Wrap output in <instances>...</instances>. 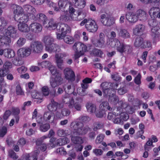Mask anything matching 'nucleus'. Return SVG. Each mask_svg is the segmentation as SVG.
I'll return each instance as SVG.
<instances>
[{
  "label": "nucleus",
  "instance_id": "1",
  "mask_svg": "<svg viewBox=\"0 0 160 160\" xmlns=\"http://www.w3.org/2000/svg\"><path fill=\"white\" fill-rule=\"evenodd\" d=\"M68 1L66 0H61L58 2V7L56 6V4L53 2H50V5H52V7L54 10L57 12L61 11L63 12V14H62L60 19L61 22H65L71 19L73 20H80L86 16L83 11L79 10L75 12V9L73 7H70L69 8V13L67 10H66V8L67 7Z\"/></svg>",
  "mask_w": 160,
  "mask_h": 160
},
{
  "label": "nucleus",
  "instance_id": "2",
  "mask_svg": "<svg viewBox=\"0 0 160 160\" xmlns=\"http://www.w3.org/2000/svg\"><path fill=\"white\" fill-rule=\"evenodd\" d=\"M82 124L80 122L74 121L70 124L72 130L70 137L72 142L75 144H81L84 142V138L78 137L77 135L85 134L90 130L88 126L82 127Z\"/></svg>",
  "mask_w": 160,
  "mask_h": 160
},
{
  "label": "nucleus",
  "instance_id": "3",
  "mask_svg": "<svg viewBox=\"0 0 160 160\" xmlns=\"http://www.w3.org/2000/svg\"><path fill=\"white\" fill-rule=\"evenodd\" d=\"M45 50L47 52L52 53L55 52V62L58 68L62 69L63 67V61L62 58L66 55L64 53H60L61 49L59 46L52 43L45 47Z\"/></svg>",
  "mask_w": 160,
  "mask_h": 160
},
{
  "label": "nucleus",
  "instance_id": "4",
  "mask_svg": "<svg viewBox=\"0 0 160 160\" xmlns=\"http://www.w3.org/2000/svg\"><path fill=\"white\" fill-rule=\"evenodd\" d=\"M48 28L49 30L56 28L57 38L59 39H62L64 35L70 32V28L69 26L63 23L58 24L57 25L52 19H51L48 23Z\"/></svg>",
  "mask_w": 160,
  "mask_h": 160
},
{
  "label": "nucleus",
  "instance_id": "5",
  "mask_svg": "<svg viewBox=\"0 0 160 160\" xmlns=\"http://www.w3.org/2000/svg\"><path fill=\"white\" fill-rule=\"evenodd\" d=\"M74 95L75 92L66 93L63 98V102L68 104L70 109L74 108L77 111H80L82 107V99L80 98H75V97H73Z\"/></svg>",
  "mask_w": 160,
  "mask_h": 160
},
{
  "label": "nucleus",
  "instance_id": "6",
  "mask_svg": "<svg viewBox=\"0 0 160 160\" xmlns=\"http://www.w3.org/2000/svg\"><path fill=\"white\" fill-rule=\"evenodd\" d=\"M5 33H2L3 35L0 36V47L9 44L11 42V39L8 36L13 37L16 33L17 30L15 28L11 26H9L7 29L6 28Z\"/></svg>",
  "mask_w": 160,
  "mask_h": 160
},
{
  "label": "nucleus",
  "instance_id": "7",
  "mask_svg": "<svg viewBox=\"0 0 160 160\" xmlns=\"http://www.w3.org/2000/svg\"><path fill=\"white\" fill-rule=\"evenodd\" d=\"M73 50L75 52L73 58L76 59L83 55L88 51L87 46L81 42H76L72 46Z\"/></svg>",
  "mask_w": 160,
  "mask_h": 160
},
{
  "label": "nucleus",
  "instance_id": "8",
  "mask_svg": "<svg viewBox=\"0 0 160 160\" xmlns=\"http://www.w3.org/2000/svg\"><path fill=\"white\" fill-rule=\"evenodd\" d=\"M29 19L27 16L23 15L18 19L17 21L18 23V29L19 31L22 32L26 33L30 31L29 26L26 23Z\"/></svg>",
  "mask_w": 160,
  "mask_h": 160
},
{
  "label": "nucleus",
  "instance_id": "9",
  "mask_svg": "<svg viewBox=\"0 0 160 160\" xmlns=\"http://www.w3.org/2000/svg\"><path fill=\"white\" fill-rule=\"evenodd\" d=\"M108 83L107 82H103L101 85L104 94L105 95L109 96V101L113 103L114 104H116L119 101L118 98L113 94H112L111 95L110 92L112 90L108 89Z\"/></svg>",
  "mask_w": 160,
  "mask_h": 160
},
{
  "label": "nucleus",
  "instance_id": "10",
  "mask_svg": "<svg viewBox=\"0 0 160 160\" xmlns=\"http://www.w3.org/2000/svg\"><path fill=\"white\" fill-rule=\"evenodd\" d=\"M91 41L92 44L95 46L99 48L104 47L105 45V36L102 32H101L99 34L98 39L96 40L94 37H92Z\"/></svg>",
  "mask_w": 160,
  "mask_h": 160
},
{
  "label": "nucleus",
  "instance_id": "11",
  "mask_svg": "<svg viewBox=\"0 0 160 160\" xmlns=\"http://www.w3.org/2000/svg\"><path fill=\"white\" fill-rule=\"evenodd\" d=\"M112 48H116L118 51L121 53L123 52V50L125 45L123 42H121L120 41L117 39H114L108 44Z\"/></svg>",
  "mask_w": 160,
  "mask_h": 160
},
{
  "label": "nucleus",
  "instance_id": "12",
  "mask_svg": "<svg viewBox=\"0 0 160 160\" xmlns=\"http://www.w3.org/2000/svg\"><path fill=\"white\" fill-rule=\"evenodd\" d=\"M12 8L14 14V18L15 21H17L19 18L23 15V9L20 6L17 4H13L12 6Z\"/></svg>",
  "mask_w": 160,
  "mask_h": 160
},
{
  "label": "nucleus",
  "instance_id": "13",
  "mask_svg": "<svg viewBox=\"0 0 160 160\" xmlns=\"http://www.w3.org/2000/svg\"><path fill=\"white\" fill-rule=\"evenodd\" d=\"M31 51L34 53H39L41 52L43 48V45L42 42L39 41L32 42L30 46Z\"/></svg>",
  "mask_w": 160,
  "mask_h": 160
},
{
  "label": "nucleus",
  "instance_id": "14",
  "mask_svg": "<svg viewBox=\"0 0 160 160\" xmlns=\"http://www.w3.org/2000/svg\"><path fill=\"white\" fill-rule=\"evenodd\" d=\"M85 28L89 32L95 33L98 31V27L94 20H89L88 24L85 25Z\"/></svg>",
  "mask_w": 160,
  "mask_h": 160
},
{
  "label": "nucleus",
  "instance_id": "15",
  "mask_svg": "<svg viewBox=\"0 0 160 160\" xmlns=\"http://www.w3.org/2000/svg\"><path fill=\"white\" fill-rule=\"evenodd\" d=\"M62 78L61 74H58L55 76H52L50 80V84L52 88H55L61 84Z\"/></svg>",
  "mask_w": 160,
  "mask_h": 160
},
{
  "label": "nucleus",
  "instance_id": "16",
  "mask_svg": "<svg viewBox=\"0 0 160 160\" xmlns=\"http://www.w3.org/2000/svg\"><path fill=\"white\" fill-rule=\"evenodd\" d=\"M23 8L27 13V15L24 14V15L27 16L28 19H34V14L36 12L35 8L29 5L26 4L23 6Z\"/></svg>",
  "mask_w": 160,
  "mask_h": 160
},
{
  "label": "nucleus",
  "instance_id": "17",
  "mask_svg": "<svg viewBox=\"0 0 160 160\" xmlns=\"http://www.w3.org/2000/svg\"><path fill=\"white\" fill-rule=\"evenodd\" d=\"M157 27H154L152 28L151 35L153 43H156L159 41L160 32Z\"/></svg>",
  "mask_w": 160,
  "mask_h": 160
},
{
  "label": "nucleus",
  "instance_id": "18",
  "mask_svg": "<svg viewBox=\"0 0 160 160\" xmlns=\"http://www.w3.org/2000/svg\"><path fill=\"white\" fill-rule=\"evenodd\" d=\"M30 30L33 33H38L41 32L42 29V25L36 22H32L29 25Z\"/></svg>",
  "mask_w": 160,
  "mask_h": 160
},
{
  "label": "nucleus",
  "instance_id": "19",
  "mask_svg": "<svg viewBox=\"0 0 160 160\" xmlns=\"http://www.w3.org/2000/svg\"><path fill=\"white\" fill-rule=\"evenodd\" d=\"M149 14L151 18L153 19L157 18L160 19V8L158 7H153L149 11Z\"/></svg>",
  "mask_w": 160,
  "mask_h": 160
},
{
  "label": "nucleus",
  "instance_id": "20",
  "mask_svg": "<svg viewBox=\"0 0 160 160\" xmlns=\"http://www.w3.org/2000/svg\"><path fill=\"white\" fill-rule=\"evenodd\" d=\"M129 118L128 114L125 112H122L118 114V116L116 117L113 120V122L114 123L119 124L121 121H126Z\"/></svg>",
  "mask_w": 160,
  "mask_h": 160
},
{
  "label": "nucleus",
  "instance_id": "21",
  "mask_svg": "<svg viewBox=\"0 0 160 160\" xmlns=\"http://www.w3.org/2000/svg\"><path fill=\"white\" fill-rule=\"evenodd\" d=\"M3 55L6 58H11L14 57L15 53L13 50L11 49H0V55Z\"/></svg>",
  "mask_w": 160,
  "mask_h": 160
},
{
  "label": "nucleus",
  "instance_id": "22",
  "mask_svg": "<svg viewBox=\"0 0 160 160\" xmlns=\"http://www.w3.org/2000/svg\"><path fill=\"white\" fill-rule=\"evenodd\" d=\"M73 3H74V6L75 8H77L79 9L76 12L79 10L83 11L84 13L86 14V13L84 12L83 10L82 9L86 5V1L85 0H73ZM85 16L84 18H85Z\"/></svg>",
  "mask_w": 160,
  "mask_h": 160
},
{
  "label": "nucleus",
  "instance_id": "23",
  "mask_svg": "<svg viewBox=\"0 0 160 160\" xmlns=\"http://www.w3.org/2000/svg\"><path fill=\"white\" fill-rule=\"evenodd\" d=\"M65 78L69 80L73 81L75 80V75L74 72L69 68H66L64 71Z\"/></svg>",
  "mask_w": 160,
  "mask_h": 160
},
{
  "label": "nucleus",
  "instance_id": "24",
  "mask_svg": "<svg viewBox=\"0 0 160 160\" xmlns=\"http://www.w3.org/2000/svg\"><path fill=\"white\" fill-rule=\"evenodd\" d=\"M33 19L38 21L42 24L43 26L45 25L47 23V18L45 15L42 13L38 14L36 16H34V19Z\"/></svg>",
  "mask_w": 160,
  "mask_h": 160
},
{
  "label": "nucleus",
  "instance_id": "25",
  "mask_svg": "<svg viewBox=\"0 0 160 160\" xmlns=\"http://www.w3.org/2000/svg\"><path fill=\"white\" fill-rule=\"evenodd\" d=\"M31 49L28 47L23 48L19 49L17 52L18 55L21 57L28 56L31 53Z\"/></svg>",
  "mask_w": 160,
  "mask_h": 160
},
{
  "label": "nucleus",
  "instance_id": "26",
  "mask_svg": "<svg viewBox=\"0 0 160 160\" xmlns=\"http://www.w3.org/2000/svg\"><path fill=\"white\" fill-rule=\"evenodd\" d=\"M126 19L130 23H134L138 20V18L137 17L135 12H129L127 13L126 15Z\"/></svg>",
  "mask_w": 160,
  "mask_h": 160
},
{
  "label": "nucleus",
  "instance_id": "27",
  "mask_svg": "<svg viewBox=\"0 0 160 160\" xmlns=\"http://www.w3.org/2000/svg\"><path fill=\"white\" fill-rule=\"evenodd\" d=\"M145 29V26L144 25L139 24L136 25L135 27L133 29V33L135 35H139L142 33Z\"/></svg>",
  "mask_w": 160,
  "mask_h": 160
},
{
  "label": "nucleus",
  "instance_id": "28",
  "mask_svg": "<svg viewBox=\"0 0 160 160\" xmlns=\"http://www.w3.org/2000/svg\"><path fill=\"white\" fill-rule=\"evenodd\" d=\"M43 117L44 121L50 123L53 122L54 118V114L51 112H46Z\"/></svg>",
  "mask_w": 160,
  "mask_h": 160
},
{
  "label": "nucleus",
  "instance_id": "29",
  "mask_svg": "<svg viewBox=\"0 0 160 160\" xmlns=\"http://www.w3.org/2000/svg\"><path fill=\"white\" fill-rule=\"evenodd\" d=\"M138 19L140 20H143L146 19L147 14L146 12L142 9H138L135 12Z\"/></svg>",
  "mask_w": 160,
  "mask_h": 160
},
{
  "label": "nucleus",
  "instance_id": "30",
  "mask_svg": "<svg viewBox=\"0 0 160 160\" xmlns=\"http://www.w3.org/2000/svg\"><path fill=\"white\" fill-rule=\"evenodd\" d=\"M118 35L120 37L124 39H127L130 37V35L126 29L121 28L118 31Z\"/></svg>",
  "mask_w": 160,
  "mask_h": 160
},
{
  "label": "nucleus",
  "instance_id": "31",
  "mask_svg": "<svg viewBox=\"0 0 160 160\" xmlns=\"http://www.w3.org/2000/svg\"><path fill=\"white\" fill-rule=\"evenodd\" d=\"M8 72L7 70L3 68L0 69V84L1 85H6V83L5 82L3 78L6 75Z\"/></svg>",
  "mask_w": 160,
  "mask_h": 160
},
{
  "label": "nucleus",
  "instance_id": "32",
  "mask_svg": "<svg viewBox=\"0 0 160 160\" xmlns=\"http://www.w3.org/2000/svg\"><path fill=\"white\" fill-rule=\"evenodd\" d=\"M32 118L33 119L36 118L37 122L39 123H42L44 120V118L42 117V115H37V112L36 109H35L33 112Z\"/></svg>",
  "mask_w": 160,
  "mask_h": 160
},
{
  "label": "nucleus",
  "instance_id": "33",
  "mask_svg": "<svg viewBox=\"0 0 160 160\" xmlns=\"http://www.w3.org/2000/svg\"><path fill=\"white\" fill-rule=\"evenodd\" d=\"M31 95L33 98L37 100L36 101L37 103H41L43 101L42 95L38 92H33L32 93Z\"/></svg>",
  "mask_w": 160,
  "mask_h": 160
},
{
  "label": "nucleus",
  "instance_id": "34",
  "mask_svg": "<svg viewBox=\"0 0 160 160\" xmlns=\"http://www.w3.org/2000/svg\"><path fill=\"white\" fill-rule=\"evenodd\" d=\"M7 24V22L4 17L0 18V27L1 28H0V31L2 33H4L5 28Z\"/></svg>",
  "mask_w": 160,
  "mask_h": 160
},
{
  "label": "nucleus",
  "instance_id": "35",
  "mask_svg": "<svg viewBox=\"0 0 160 160\" xmlns=\"http://www.w3.org/2000/svg\"><path fill=\"white\" fill-rule=\"evenodd\" d=\"M115 21V19L113 17L108 18L105 19V21H102V23L104 25L109 26L114 24Z\"/></svg>",
  "mask_w": 160,
  "mask_h": 160
},
{
  "label": "nucleus",
  "instance_id": "36",
  "mask_svg": "<svg viewBox=\"0 0 160 160\" xmlns=\"http://www.w3.org/2000/svg\"><path fill=\"white\" fill-rule=\"evenodd\" d=\"M114 111L112 112H110L108 113V118L109 120H112V121L116 117L118 116V114H120V111L118 110V108L117 110L114 109Z\"/></svg>",
  "mask_w": 160,
  "mask_h": 160
},
{
  "label": "nucleus",
  "instance_id": "37",
  "mask_svg": "<svg viewBox=\"0 0 160 160\" xmlns=\"http://www.w3.org/2000/svg\"><path fill=\"white\" fill-rule=\"evenodd\" d=\"M42 42L44 44L45 47L53 43L54 39L51 36H46L43 38Z\"/></svg>",
  "mask_w": 160,
  "mask_h": 160
},
{
  "label": "nucleus",
  "instance_id": "38",
  "mask_svg": "<svg viewBox=\"0 0 160 160\" xmlns=\"http://www.w3.org/2000/svg\"><path fill=\"white\" fill-rule=\"evenodd\" d=\"M31 2L36 5H41L46 2L50 7H52V5H50V2H52L50 0H31Z\"/></svg>",
  "mask_w": 160,
  "mask_h": 160
},
{
  "label": "nucleus",
  "instance_id": "39",
  "mask_svg": "<svg viewBox=\"0 0 160 160\" xmlns=\"http://www.w3.org/2000/svg\"><path fill=\"white\" fill-rule=\"evenodd\" d=\"M69 139L67 137L60 138L57 141V145L62 146L69 142Z\"/></svg>",
  "mask_w": 160,
  "mask_h": 160
},
{
  "label": "nucleus",
  "instance_id": "40",
  "mask_svg": "<svg viewBox=\"0 0 160 160\" xmlns=\"http://www.w3.org/2000/svg\"><path fill=\"white\" fill-rule=\"evenodd\" d=\"M100 110L105 111L107 110H111L112 108L109 105L108 103L106 102H102L99 106Z\"/></svg>",
  "mask_w": 160,
  "mask_h": 160
},
{
  "label": "nucleus",
  "instance_id": "41",
  "mask_svg": "<svg viewBox=\"0 0 160 160\" xmlns=\"http://www.w3.org/2000/svg\"><path fill=\"white\" fill-rule=\"evenodd\" d=\"M64 35L62 39L63 38L64 42L67 43L69 44H72L74 42L73 38L69 35Z\"/></svg>",
  "mask_w": 160,
  "mask_h": 160
},
{
  "label": "nucleus",
  "instance_id": "42",
  "mask_svg": "<svg viewBox=\"0 0 160 160\" xmlns=\"http://www.w3.org/2000/svg\"><path fill=\"white\" fill-rule=\"evenodd\" d=\"M57 103L54 100H52L51 103L48 105V108L50 111H54L57 109Z\"/></svg>",
  "mask_w": 160,
  "mask_h": 160
},
{
  "label": "nucleus",
  "instance_id": "43",
  "mask_svg": "<svg viewBox=\"0 0 160 160\" xmlns=\"http://www.w3.org/2000/svg\"><path fill=\"white\" fill-rule=\"evenodd\" d=\"M86 107L88 111L91 113H93L95 112L96 110V106L92 103H88Z\"/></svg>",
  "mask_w": 160,
  "mask_h": 160
},
{
  "label": "nucleus",
  "instance_id": "44",
  "mask_svg": "<svg viewBox=\"0 0 160 160\" xmlns=\"http://www.w3.org/2000/svg\"><path fill=\"white\" fill-rule=\"evenodd\" d=\"M49 70L52 74V76H57L58 74H60L57 71L56 68L52 65L49 67Z\"/></svg>",
  "mask_w": 160,
  "mask_h": 160
},
{
  "label": "nucleus",
  "instance_id": "45",
  "mask_svg": "<svg viewBox=\"0 0 160 160\" xmlns=\"http://www.w3.org/2000/svg\"><path fill=\"white\" fill-rule=\"evenodd\" d=\"M50 128V125L48 124H45L41 125L40 126V130L43 132H45L47 131Z\"/></svg>",
  "mask_w": 160,
  "mask_h": 160
},
{
  "label": "nucleus",
  "instance_id": "46",
  "mask_svg": "<svg viewBox=\"0 0 160 160\" xmlns=\"http://www.w3.org/2000/svg\"><path fill=\"white\" fill-rule=\"evenodd\" d=\"M56 138H52L50 140L49 143L47 145L48 148H52L55 147L57 145V142H55Z\"/></svg>",
  "mask_w": 160,
  "mask_h": 160
},
{
  "label": "nucleus",
  "instance_id": "47",
  "mask_svg": "<svg viewBox=\"0 0 160 160\" xmlns=\"http://www.w3.org/2000/svg\"><path fill=\"white\" fill-rule=\"evenodd\" d=\"M143 40L142 38L139 37L137 38L135 41L134 45L136 47H141L143 43Z\"/></svg>",
  "mask_w": 160,
  "mask_h": 160
},
{
  "label": "nucleus",
  "instance_id": "48",
  "mask_svg": "<svg viewBox=\"0 0 160 160\" xmlns=\"http://www.w3.org/2000/svg\"><path fill=\"white\" fill-rule=\"evenodd\" d=\"M47 145L45 143H43L41 144V143L39 146L37 145L36 147L35 148V150H38L39 151L38 149L40 148V150L43 152H44L46 151L47 149Z\"/></svg>",
  "mask_w": 160,
  "mask_h": 160
},
{
  "label": "nucleus",
  "instance_id": "49",
  "mask_svg": "<svg viewBox=\"0 0 160 160\" xmlns=\"http://www.w3.org/2000/svg\"><path fill=\"white\" fill-rule=\"evenodd\" d=\"M52 63L49 61H45L42 62L40 63L39 65L43 68H49V67L52 65Z\"/></svg>",
  "mask_w": 160,
  "mask_h": 160
},
{
  "label": "nucleus",
  "instance_id": "50",
  "mask_svg": "<svg viewBox=\"0 0 160 160\" xmlns=\"http://www.w3.org/2000/svg\"><path fill=\"white\" fill-rule=\"evenodd\" d=\"M91 54L94 56L101 57L102 56L103 52L100 50L95 49L92 51Z\"/></svg>",
  "mask_w": 160,
  "mask_h": 160
},
{
  "label": "nucleus",
  "instance_id": "51",
  "mask_svg": "<svg viewBox=\"0 0 160 160\" xmlns=\"http://www.w3.org/2000/svg\"><path fill=\"white\" fill-rule=\"evenodd\" d=\"M141 48H150V49L152 48V44L151 43L148 41H143V43L142 45Z\"/></svg>",
  "mask_w": 160,
  "mask_h": 160
},
{
  "label": "nucleus",
  "instance_id": "52",
  "mask_svg": "<svg viewBox=\"0 0 160 160\" xmlns=\"http://www.w3.org/2000/svg\"><path fill=\"white\" fill-rule=\"evenodd\" d=\"M26 40L23 38H20L17 42L18 46L19 47L23 46L26 43Z\"/></svg>",
  "mask_w": 160,
  "mask_h": 160
},
{
  "label": "nucleus",
  "instance_id": "53",
  "mask_svg": "<svg viewBox=\"0 0 160 160\" xmlns=\"http://www.w3.org/2000/svg\"><path fill=\"white\" fill-rule=\"evenodd\" d=\"M105 137L104 134H101L98 136L96 140V143L98 144L100 143L103 141Z\"/></svg>",
  "mask_w": 160,
  "mask_h": 160
},
{
  "label": "nucleus",
  "instance_id": "54",
  "mask_svg": "<svg viewBox=\"0 0 160 160\" xmlns=\"http://www.w3.org/2000/svg\"><path fill=\"white\" fill-rule=\"evenodd\" d=\"M12 67V64L9 61H6L3 65V68L5 70H8L9 69L11 68Z\"/></svg>",
  "mask_w": 160,
  "mask_h": 160
},
{
  "label": "nucleus",
  "instance_id": "55",
  "mask_svg": "<svg viewBox=\"0 0 160 160\" xmlns=\"http://www.w3.org/2000/svg\"><path fill=\"white\" fill-rule=\"evenodd\" d=\"M7 132V128L3 126L0 129V137H2L5 135Z\"/></svg>",
  "mask_w": 160,
  "mask_h": 160
},
{
  "label": "nucleus",
  "instance_id": "56",
  "mask_svg": "<svg viewBox=\"0 0 160 160\" xmlns=\"http://www.w3.org/2000/svg\"><path fill=\"white\" fill-rule=\"evenodd\" d=\"M70 111L68 109L64 108L61 110L62 115L63 116H68L70 113Z\"/></svg>",
  "mask_w": 160,
  "mask_h": 160
},
{
  "label": "nucleus",
  "instance_id": "57",
  "mask_svg": "<svg viewBox=\"0 0 160 160\" xmlns=\"http://www.w3.org/2000/svg\"><path fill=\"white\" fill-rule=\"evenodd\" d=\"M42 92L44 96H47L49 94L48 88L46 86H44L42 88Z\"/></svg>",
  "mask_w": 160,
  "mask_h": 160
},
{
  "label": "nucleus",
  "instance_id": "58",
  "mask_svg": "<svg viewBox=\"0 0 160 160\" xmlns=\"http://www.w3.org/2000/svg\"><path fill=\"white\" fill-rule=\"evenodd\" d=\"M8 156L14 160H16L18 157V156L16 155V153L11 150L9 151Z\"/></svg>",
  "mask_w": 160,
  "mask_h": 160
},
{
  "label": "nucleus",
  "instance_id": "59",
  "mask_svg": "<svg viewBox=\"0 0 160 160\" xmlns=\"http://www.w3.org/2000/svg\"><path fill=\"white\" fill-rule=\"evenodd\" d=\"M77 92L78 94L82 96H84L87 94L86 90L82 88H78L77 89Z\"/></svg>",
  "mask_w": 160,
  "mask_h": 160
},
{
  "label": "nucleus",
  "instance_id": "60",
  "mask_svg": "<svg viewBox=\"0 0 160 160\" xmlns=\"http://www.w3.org/2000/svg\"><path fill=\"white\" fill-rule=\"evenodd\" d=\"M132 50V47L129 45H125L124 49L123 52L127 53H130Z\"/></svg>",
  "mask_w": 160,
  "mask_h": 160
},
{
  "label": "nucleus",
  "instance_id": "61",
  "mask_svg": "<svg viewBox=\"0 0 160 160\" xmlns=\"http://www.w3.org/2000/svg\"><path fill=\"white\" fill-rule=\"evenodd\" d=\"M99 112H96L95 114L97 117L99 118H102L104 116H106L105 111L103 110H100Z\"/></svg>",
  "mask_w": 160,
  "mask_h": 160
},
{
  "label": "nucleus",
  "instance_id": "62",
  "mask_svg": "<svg viewBox=\"0 0 160 160\" xmlns=\"http://www.w3.org/2000/svg\"><path fill=\"white\" fill-rule=\"evenodd\" d=\"M16 92L18 95H23L24 92L20 85H17L16 87Z\"/></svg>",
  "mask_w": 160,
  "mask_h": 160
},
{
  "label": "nucleus",
  "instance_id": "63",
  "mask_svg": "<svg viewBox=\"0 0 160 160\" xmlns=\"http://www.w3.org/2000/svg\"><path fill=\"white\" fill-rule=\"evenodd\" d=\"M48 136H43L41 138L38 139L36 141V145L37 146H39V144L41 143L44 139L47 138Z\"/></svg>",
  "mask_w": 160,
  "mask_h": 160
},
{
  "label": "nucleus",
  "instance_id": "64",
  "mask_svg": "<svg viewBox=\"0 0 160 160\" xmlns=\"http://www.w3.org/2000/svg\"><path fill=\"white\" fill-rule=\"evenodd\" d=\"M93 152L96 155L98 156L101 155L103 153V151L99 149H94Z\"/></svg>",
  "mask_w": 160,
  "mask_h": 160
}]
</instances>
